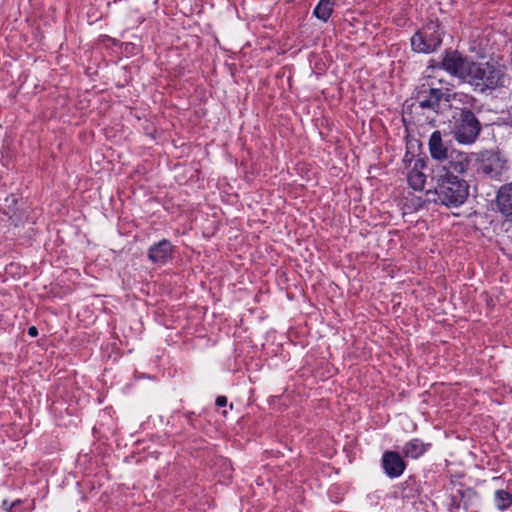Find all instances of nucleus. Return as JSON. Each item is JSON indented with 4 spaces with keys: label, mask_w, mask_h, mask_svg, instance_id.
Returning a JSON list of instances; mask_svg holds the SVG:
<instances>
[{
    "label": "nucleus",
    "mask_w": 512,
    "mask_h": 512,
    "mask_svg": "<svg viewBox=\"0 0 512 512\" xmlns=\"http://www.w3.org/2000/svg\"><path fill=\"white\" fill-rule=\"evenodd\" d=\"M443 35L439 21L431 20L411 37V47L417 53H433L442 44Z\"/></svg>",
    "instance_id": "obj_3"
},
{
    "label": "nucleus",
    "mask_w": 512,
    "mask_h": 512,
    "mask_svg": "<svg viewBox=\"0 0 512 512\" xmlns=\"http://www.w3.org/2000/svg\"><path fill=\"white\" fill-rule=\"evenodd\" d=\"M184 416H185L188 424L191 427L196 428V422H195L196 421V419H195L196 414H195V412L194 411H187V412L184 413Z\"/></svg>",
    "instance_id": "obj_19"
},
{
    "label": "nucleus",
    "mask_w": 512,
    "mask_h": 512,
    "mask_svg": "<svg viewBox=\"0 0 512 512\" xmlns=\"http://www.w3.org/2000/svg\"><path fill=\"white\" fill-rule=\"evenodd\" d=\"M482 130V125L476 115L467 108L456 109L450 120V133L462 145L476 142Z\"/></svg>",
    "instance_id": "obj_2"
},
{
    "label": "nucleus",
    "mask_w": 512,
    "mask_h": 512,
    "mask_svg": "<svg viewBox=\"0 0 512 512\" xmlns=\"http://www.w3.org/2000/svg\"><path fill=\"white\" fill-rule=\"evenodd\" d=\"M495 505L498 510L505 511L512 505V493L505 490H496L494 494Z\"/></svg>",
    "instance_id": "obj_17"
},
{
    "label": "nucleus",
    "mask_w": 512,
    "mask_h": 512,
    "mask_svg": "<svg viewBox=\"0 0 512 512\" xmlns=\"http://www.w3.org/2000/svg\"><path fill=\"white\" fill-rule=\"evenodd\" d=\"M445 93L430 84H422L416 92V100L422 109L436 110Z\"/></svg>",
    "instance_id": "obj_6"
},
{
    "label": "nucleus",
    "mask_w": 512,
    "mask_h": 512,
    "mask_svg": "<svg viewBox=\"0 0 512 512\" xmlns=\"http://www.w3.org/2000/svg\"><path fill=\"white\" fill-rule=\"evenodd\" d=\"M431 447V443H425L419 438L407 441L402 447L404 457L418 459L423 456Z\"/></svg>",
    "instance_id": "obj_12"
},
{
    "label": "nucleus",
    "mask_w": 512,
    "mask_h": 512,
    "mask_svg": "<svg viewBox=\"0 0 512 512\" xmlns=\"http://www.w3.org/2000/svg\"><path fill=\"white\" fill-rule=\"evenodd\" d=\"M407 181L412 189L416 191L423 190L426 182V176L423 172L417 169V163L415 164V167L408 173Z\"/></svg>",
    "instance_id": "obj_16"
},
{
    "label": "nucleus",
    "mask_w": 512,
    "mask_h": 512,
    "mask_svg": "<svg viewBox=\"0 0 512 512\" xmlns=\"http://www.w3.org/2000/svg\"><path fill=\"white\" fill-rule=\"evenodd\" d=\"M469 60L470 57L464 56L458 51H446L441 61V67L450 75L461 79Z\"/></svg>",
    "instance_id": "obj_7"
},
{
    "label": "nucleus",
    "mask_w": 512,
    "mask_h": 512,
    "mask_svg": "<svg viewBox=\"0 0 512 512\" xmlns=\"http://www.w3.org/2000/svg\"><path fill=\"white\" fill-rule=\"evenodd\" d=\"M334 2L332 0H320L314 8L313 14L318 19L326 22L333 13Z\"/></svg>",
    "instance_id": "obj_15"
},
{
    "label": "nucleus",
    "mask_w": 512,
    "mask_h": 512,
    "mask_svg": "<svg viewBox=\"0 0 512 512\" xmlns=\"http://www.w3.org/2000/svg\"><path fill=\"white\" fill-rule=\"evenodd\" d=\"M12 512H26L24 508L21 507V504H15V506L11 510Z\"/></svg>",
    "instance_id": "obj_23"
},
{
    "label": "nucleus",
    "mask_w": 512,
    "mask_h": 512,
    "mask_svg": "<svg viewBox=\"0 0 512 512\" xmlns=\"http://www.w3.org/2000/svg\"><path fill=\"white\" fill-rule=\"evenodd\" d=\"M15 504H22V500L17 499L15 501H8L7 499L2 501L1 508L4 512H12V508L15 506Z\"/></svg>",
    "instance_id": "obj_18"
},
{
    "label": "nucleus",
    "mask_w": 512,
    "mask_h": 512,
    "mask_svg": "<svg viewBox=\"0 0 512 512\" xmlns=\"http://www.w3.org/2000/svg\"><path fill=\"white\" fill-rule=\"evenodd\" d=\"M27 333L30 337H37L39 332L36 326H30L27 330Z\"/></svg>",
    "instance_id": "obj_21"
},
{
    "label": "nucleus",
    "mask_w": 512,
    "mask_h": 512,
    "mask_svg": "<svg viewBox=\"0 0 512 512\" xmlns=\"http://www.w3.org/2000/svg\"><path fill=\"white\" fill-rule=\"evenodd\" d=\"M480 65L481 63L475 62L470 58L460 80L476 87V84L479 80L478 76L480 71Z\"/></svg>",
    "instance_id": "obj_14"
},
{
    "label": "nucleus",
    "mask_w": 512,
    "mask_h": 512,
    "mask_svg": "<svg viewBox=\"0 0 512 512\" xmlns=\"http://www.w3.org/2000/svg\"><path fill=\"white\" fill-rule=\"evenodd\" d=\"M470 156L464 152L459 151H451L449 158L445 161L446 164L443 165V170L445 173H451L454 172L463 174L465 173L470 164Z\"/></svg>",
    "instance_id": "obj_10"
},
{
    "label": "nucleus",
    "mask_w": 512,
    "mask_h": 512,
    "mask_svg": "<svg viewBox=\"0 0 512 512\" xmlns=\"http://www.w3.org/2000/svg\"><path fill=\"white\" fill-rule=\"evenodd\" d=\"M428 148L432 159L441 163L446 161L451 153L447 144L443 141L441 132L438 130L431 134Z\"/></svg>",
    "instance_id": "obj_9"
},
{
    "label": "nucleus",
    "mask_w": 512,
    "mask_h": 512,
    "mask_svg": "<svg viewBox=\"0 0 512 512\" xmlns=\"http://www.w3.org/2000/svg\"><path fill=\"white\" fill-rule=\"evenodd\" d=\"M499 159L491 152L481 154L478 171L486 176L498 174Z\"/></svg>",
    "instance_id": "obj_13"
},
{
    "label": "nucleus",
    "mask_w": 512,
    "mask_h": 512,
    "mask_svg": "<svg viewBox=\"0 0 512 512\" xmlns=\"http://www.w3.org/2000/svg\"><path fill=\"white\" fill-rule=\"evenodd\" d=\"M510 126L512 127V116L510 117Z\"/></svg>",
    "instance_id": "obj_25"
},
{
    "label": "nucleus",
    "mask_w": 512,
    "mask_h": 512,
    "mask_svg": "<svg viewBox=\"0 0 512 512\" xmlns=\"http://www.w3.org/2000/svg\"><path fill=\"white\" fill-rule=\"evenodd\" d=\"M7 322L3 315L0 314V332L6 330Z\"/></svg>",
    "instance_id": "obj_22"
},
{
    "label": "nucleus",
    "mask_w": 512,
    "mask_h": 512,
    "mask_svg": "<svg viewBox=\"0 0 512 512\" xmlns=\"http://www.w3.org/2000/svg\"><path fill=\"white\" fill-rule=\"evenodd\" d=\"M174 246L168 239L152 244L147 251V259L154 265L163 266L173 259Z\"/></svg>",
    "instance_id": "obj_5"
},
{
    "label": "nucleus",
    "mask_w": 512,
    "mask_h": 512,
    "mask_svg": "<svg viewBox=\"0 0 512 512\" xmlns=\"http://www.w3.org/2000/svg\"><path fill=\"white\" fill-rule=\"evenodd\" d=\"M415 485L416 484V481L413 479V478H409L408 480L405 481V488H404V491H406V489L408 488L409 485Z\"/></svg>",
    "instance_id": "obj_24"
},
{
    "label": "nucleus",
    "mask_w": 512,
    "mask_h": 512,
    "mask_svg": "<svg viewBox=\"0 0 512 512\" xmlns=\"http://www.w3.org/2000/svg\"><path fill=\"white\" fill-rule=\"evenodd\" d=\"M381 463L385 474L390 478L401 476L406 469L404 459L395 451H385L382 455Z\"/></svg>",
    "instance_id": "obj_8"
},
{
    "label": "nucleus",
    "mask_w": 512,
    "mask_h": 512,
    "mask_svg": "<svg viewBox=\"0 0 512 512\" xmlns=\"http://www.w3.org/2000/svg\"><path fill=\"white\" fill-rule=\"evenodd\" d=\"M496 204L502 216L512 220V182L500 187L496 196Z\"/></svg>",
    "instance_id": "obj_11"
},
{
    "label": "nucleus",
    "mask_w": 512,
    "mask_h": 512,
    "mask_svg": "<svg viewBox=\"0 0 512 512\" xmlns=\"http://www.w3.org/2000/svg\"><path fill=\"white\" fill-rule=\"evenodd\" d=\"M227 402H228V399L226 396L224 395H219L216 400H215V404L216 406L218 407H225L227 405Z\"/></svg>",
    "instance_id": "obj_20"
},
{
    "label": "nucleus",
    "mask_w": 512,
    "mask_h": 512,
    "mask_svg": "<svg viewBox=\"0 0 512 512\" xmlns=\"http://www.w3.org/2000/svg\"><path fill=\"white\" fill-rule=\"evenodd\" d=\"M436 198L435 203L442 204L447 207H458L462 205L469 195V185L466 180L451 173H444L437 176L436 185L433 191H428Z\"/></svg>",
    "instance_id": "obj_1"
},
{
    "label": "nucleus",
    "mask_w": 512,
    "mask_h": 512,
    "mask_svg": "<svg viewBox=\"0 0 512 512\" xmlns=\"http://www.w3.org/2000/svg\"><path fill=\"white\" fill-rule=\"evenodd\" d=\"M478 78L475 89L480 92L505 87L509 81L506 66L493 60L481 63Z\"/></svg>",
    "instance_id": "obj_4"
}]
</instances>
